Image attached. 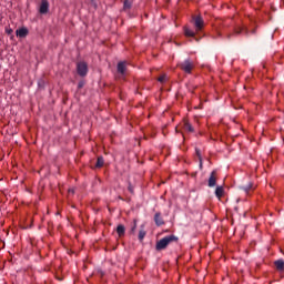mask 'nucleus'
Here are the masks:
<instances>
[{
    "instance_id": "f03ea898",
    "label": "nucleus",
    "mask_w": 284,
    "mask_h": 284,
    "mask_svg": "<svg viewBox=\"0 0 284 284\" xmlns=\"http://www.w3.org/2000/svg\"><path fill=\"white\" fill-rule=\"evenodd\" d=\"M179 68L183 70L186 74H192V70H194V62L190 59L184 60L179 63Z\"/></svg>"
},
{
    "instance_id": "aec40b11",
    "label": "nucleus",
    "mask_w": 284,
    "mask_h": 284,
    "mask_svg": "<svg viewBox=\"0 0 284 284\" xmlns=\"http://www.w3.org/2000/svg\"><path fill=\"white\" fill-rule=\"evenodd\" d=\"M136 232V220L133 221V225L131 227V234H134Z\"/></svg>"
},
{
    "instance_id": "2eb2a0df",
    "label": "nucleus",
    "mask_w": 284,
    "mask_h": 284,
    "mask_svg": "<svg viewBox=\"0 0 284 284\" xmlns=\"http://www.w3.org/2000/svg\"><path fill=\"white\" fill-rule=\"evenodd\" d=\"M116 233L120 237L125 236V226L123 224H119L116 227Z\"/></svg>"
},
{
    "instance_id": "7ed1b4c3",
    "label": "nucleus",
    "mask_w": 284,
    "mask_h": 284,
    "mask_svg": "<svg viewBox=\"0 0 284 284\" xmlns=\"http://www.w3.org/2000/svg\"><path fill=\"white\" fill-rule=\"evenodd\" d=\"M234 33L235 34H245V37H250V34H256V27L251 30L245 26L236 27L234 29Z\"/></svg>"
},
{
    "instance_id": "412c9836",
    "label": "nucleus",
    "mask_w": 284,
    "mask_h": 284,
    "mask_svg": "<svg viewBox=\"0 0 284 284\" xmlns=\"http://www.w3.org/2000/svg\"><path fill=\"white\" fill-rule=\"evenodd\" d=\"M166 79H168L166 75H161V77L158 79V81H159L160 83H165Z\"/></svg>"
},
{
    "instance_id": "9d476101",
    "label": "nucleus",
    "mask_w": 284,
    "mask_h": 284,
    "mask_svg": "<svg viewBox=\"0 0 284 284\" xmlns=\"http://www.w3.org/2000/svg\"><path fill=\"white\" fill-rule=\"evenodd\" d=\"M17 37H20V39H26L28 37V28H20L16 31Z\"/></svg>"
},
{
    "instance_id": "b1692460",
    "label": "nucleus",
    "mask_w": 284,
    "mask_h": 284,
    "mask_svg": "<svg viewBox=\"0 0 284 284\" xmlns=\"http://www.w3.org/2000/svg\"><path fill=\"white\" fill-rule=\"evenodd\" d=\"M69 194H74L73 189H70V190H69Z\"/></svg>"
},
{
    "instance_id": "ddd939ff",
    "label": "nucleus",
    "mask_w": 284,
    "mask_h": 284,
    "mask_svg": "<svg viewBox=\"0 0 284 284\" xmlns=\"http://www.w3.org/2000/svg\"><path fill=\"white\" fill-rule=\"evenodd\" d=\"M148 232L145 231V225H141L140 226V231H139V241H143V239H145Z\"/></svg>"
},
{
    "instance_id": "f3484780",
    "label": "nucleus",
    "mask_w": 284,
    "mask_h": 284,
    "mask_svg": "<svg viewBox=\"0 0 284 284\" xmlns=\"http://www.w3.org/2000/svg\"><path fill=\"white\" fill-rule=\"evenodd\" d=\"M105 161L103 160V156H99L95 163V168H103Z\"/></svg>"
},
{
    "instance_id": "423d86ee",
    "label": "nucleus",
    "mask_w": 284,
    "mask_h": 284,
    "mask_svg": "<svg viewBox=\"0 0 284 284\" xmlns=\"http://www.w3.org/2000/svg\"><path fill=\"white\" fill-rule=\"evenodd\" d=\"M49 10H50V2H48V0H42L39 9L40 14H48Z\"/></svg>"
},
{
    "instance_id": "a211bd4d",
    "label": "nucleus",
    "mask_w": 284,
    "mask_h": 284,
    "mask_svg": "<svg viewBox=\"0 0 284 284\" xmlns=\"http://www.w3.org/2000/svg\"><path fill=\"white\" fill-rule=\"evenodd\" d=\"M195 154L200 161V168H203V158L201 156V150L195 149Z\"/></svg>"
},
{
    "instance_id": "6e6552de",
    "label": "nucleus",
    "mask_w": 284,
    "mask_h": 284,
    "mask_svg": "<svg viewBox=\"0 0 284 284\" xmlns=\"http://www.w3.org/2000/svg\"><path fill=\"white\" fill-rule=\"evenodd\" d=\"M118 72L121 74V77H125V73L128 72V67L125 62H119L118 63Z\"/></svg>"
},
{
    "instance_id": "f8f14e48",
    "label": "nucleus",
    "mask_w": 284,
    "mask_h": 284,
    "mask_svg": "<svg viewBox=\"0 0 284 284\" xmlns=\"http://www.w3.org/2000/svg\"><path fill=\"white\" fill-rule=\"evenodd\" d=\"M223 194H225V189H223V186H216L215 196L217 199H223Z\"/></svg>"
},
{
    "instance_id": "4be33fe9",
    "label": "nucleus",
    "mask_w": 284,
    "mask_h": 284,
    "mask_svg": "<svg viewBox=\"0 0 284 284\" xmlns=\"http://www.w3.org/2000/svg\"><path fill=\"white\" fill-rule=\"evenodd\" d=\"M124 8L125 9H130L131 8L130 1H128V0L124 1Z\"/></svg>"
},
{
    "instance_id": "4468645a",
    "label": "nucleus",
    "mask_w": 284,
    "mask_h": 284,
    "mask_svg": "<svg viewBox=\"0 0 284 284\" xmlns=\"http://www.w3.org/2000/svg\"><path fill=\"white\" fill-rule=\"evenodd\" d=\"M184 37H192L194 39V37H196V33L194 31H192L190 28L184 27Z\"/></svg>"
},
{
    "instance_id": "393cba45",
    "label": "nucleus",
    "mask_w": 284,
    "mask_h": 284,
    "mask_svg": "<svg viewBox=\"0 0 284 284\" xmlns=\"http://www.w3.org/2000/svg\"><path fill=\"white\" fill-rule=\"evenodd\" d=\"M226 37L227 39H232V33L227 34Z\"/></svg>"
},
{
    "instance_id": "dca6fc26",
    "label": "nucleus",
    "mask_w": 284,
    "mask_h": 284,
    "mask_svg": "<svg viewBox=\"0 0 284 284\" xmlns=\"http://www.w3.org/2000/svg\"><path fill=\"white\" fill-rule=\"evenodd\" d=\"M184 130H186V132H194V126H192V124H190V122L185 121Z\"/></svg>"
},
{
    "instance_id": "5701e85b",
    "label": "nucleus",
    "mask_w": 284,
    "mask_h": 284,
    "mask_svg": "<svg viewBox=\"0 0 284 284\" xmlns=\"http://www.w3.org/2000/svg\"><path fill=\"white\" fill-rule=\"evenodd\" d=\"M83 85H85V82L80 81V82L78 83V89L81 90V88H83Z\"/></svg>"
},
{
    "instance_id": "1a4fd4ad",
    "label": "nucleus",
    "mask_w": 284,
    "mask_h": 284,
    "mask_svg": "<svg viewBox=\"0 0 284 284\" xmlns=\"http://www.w3.org/2000/svg\"><path fill=\"white\" fill-rule=\"evenodd\" d=\"M154 222H155V225H158V227H161V225H165V221H163V217L161 216L160 212L155 213Z\"/></svg>"
},
{
    "instance_id": "9b49d317",
    "label": "nucleus",
    "mask_w": 284,
    "mask_h": 284,
    "mask_svg": "<svg viewBox=\"0 0 284 284\" xmlns=\"http://www.w3.org/2000/svg\"><path fill=\"white\" fill-rule=\"evenodd\" d=\"M274 265H275V270H277V272H284V260L283 258L276 260L274 262Z\"/></svg>"
},
{
    "instance_id": "0eeeda50",
    "label": "nucleus",
    "mask_w": 284,
    "mask_h": 284,
    "mask_svg": "<svg viewBox=\"0 0 284 284\" xmlns=\"http://www.w3.org/2000/svg\"><path fill=\"white\" fill-rule=\"evenodd\" d=\"M207 185H209V187H215L216 186V170L211 172Z\"/></svg>"
},
{
    "instance_id": "20e7f679",
    "label": "nucleus",
    "mask_w": 284,
    "mask_h": 284,
    "mask_svg": "<svg viewBox=\"0 0 284 284\" xmlns=\"http://www.w3.org/2000/svg\"><path fill=\"white\" fill-rule=\"evenodd\" d=\"M193 24H194L195 31L201 32V30H203V28L205 27V21L203 20V17L194 16Z\"/></svg>"
},
{
    "instance_id": "39448f33",
    "label": "nucleus",
    "mask_w": 284,
    "mask_h": 284,
    "mask_svg": "<svg viewBox=\"0 0 284 284\" xmlns=\"http://www.w3.org/2000/svg\"><path fill=\"white\" fill-rule=\"evenodd\" d=\"M77 72L79 77H87L88 75V63L85 62H78L77 63Z\"/></svg>"
},
{
    "instance_id": "6ab92c4d",
    "label": "nucleus",
    "mask_w": 284,
    "mask_h": 284,
    "mask_svg": "<svg viewBox=\"0 0 284 284\" xmlns=\"http://www.w3.org/2000/svg\"><path fill=\"white\" fill-rule=\"evenodd\" d=\"M241 190H243V191L246 192V194H247V192H250V191L252 190V183H250V184L246 185V186H241Z\"/></svg>"
},
{
    "instance_id": "a878e982",
    "label": "nucleus",
    "mask_w": 284,
    "mask_h": 284,
    "mask_svg": "<svg viewBox=\"0 0 284 284\" xmlns=\"http://www.w3.org/2000/svg\"><path fill=\"white\" fill-rule=\"evenodd\" d=\"M129 191H130V192H134V190L132 189V186H129Z\"/></svg>"
},
{
    "instance_id": "f257e3e1",
    "label": "nucleus",
    "mask_w": 284,
    "mask_h": 284,
    "mask_svg": "<svg viewBox=\"0 0 284 284\" xmlns=\"http://www.w3.org/2000/svg\"><path fill=\"white\" fill-rule=\"evenodd\" d=\"M171 243H179V237L176 235H168L155 244L156 252H161L163 250L168 248V245H171Z\"/></svg>"
}]
</instances>
